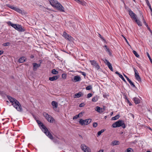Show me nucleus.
I'll use <instances>...</instances> for the list:
<instances>
[{"label":"nucleus","instance_id":"obj_1","mask_svg":"<svg viewBox=\"0 0 152 152\" xmlns=\"http://www.w3.org/2000/svg\"><path fill=\"white\" fill-rule=\"evenodd\" d=\"M7 97L10 102L12 103V104L18 111H22V109L21 105L19 102L14 98H13L10 96H7Z\"/></svg>","mask_w":152,"mask_h":152},{"label":"nucleus","instance_id":"obj_2","mask_svg":"<svg viewBox=\"0 0 152 152\" xmlns=\"http://www.w3.org/2000/svg\"><path fill=\"white\" fill-rule=\"evenodd\" d=\"M36 121L42 131L50 139L53 140V137L47 128L39 120H37Z\"/></svg>","mask_w":152,"mask_h":152},{"label":"nucleus","instance_id":"obj_3","mask_svg":"<svg viewBox=\"0 0 152 152\" xmlns=\"http://www.w3.org/2000/svg\"><path fill=\"white\" fill-rule=\"evenodd\" d=\"M50 4L53 7H55L58 10L62 12H64V8L62 5L56 0H49Z\"/></svg>","mask_w":152,"mask_h":152},{"label":"nucleus","instance_id":"obj_4","mask_svg":"<svg viewBox=\"0 0 152 152\" xmlns=\"http://www.w3.org/2000/svg\"><path fill=\"white\" fill-rule=\"evenodd\" d=\"M112 126L113 128L118 127L121 126L124 129L126 127L124 121L121 120H120L112 124Z\"/></svg>","mask_w":152,"mask_h":152},{"label":"nucleus","instance_id":"obj_5","mask_svg":"<svg viewBox=\"0 0 152 152\" xmlns=\"http://www.w3.org/2000/svg\"><path fill=\"white\" fill-rule=\"evenodd\" d=\"M9 25L11 26L12 27L14 28L15 29L20 32H24L25 31V29L23 28L22 26L19 24H14L10 22L8 23Z\"/></svg>","mask_w":152,"mask_h":152},{"label":"nucleus","instance_id":"obj_6","mask_svg":"<svg viewBox=\"0 0 152 152\" xmlns=\"http://www.w3.org/2000/svg\"><path fill=\"white\" fill-rule=\"evenodd\" d=\"M92 119L91 118L86 119L85 120L81 118L80 119L79 123L81 125H87L91 122Z\"/></svg>","mask_w":152,"mask_h":152},{"label":"nucleus","instance_id":"obj_7","mask_svg":"<svg viewBox=\"0 0 152 152\" xmlns=\"http://www.w3.org/2000/svg\"><path fill=\"white\" fill-rule=\"evenodd\" d=\"M43 115L49 122L53 123L55 121L54 119L50 115L46 112L43 113Z\"/></svg>","mask_w":152,"mask_h":152},{"label":"nucleus","instance_id":"obj_8","mask_svg":"<svg viewBox=\"0 0 152 152\" xmlns=\"http://www.w3.org/2000/svg\"><path fill=\"white\" fill-rule=\"evenodd\" d=\"M80 148L84 152H89L91 151L90 148L84 144L81 145Z\"/></svg>","mask_w":152,"mask_h":152},{"label":"nucleus","instance_id":"obj_9","mask_svg":"<svg viewBox=\"0 0 152 152\" xmlns=\"http://www.w3.org/2000/svg\"><path fill=\"white\" fill-rule=\"evenodd\" d=\"M128 12L129 15L132 20H134L137 18L136 15L130 9L128 10Z\"/></svg>","mask_w":152,"mask_h":152},{"label":"nucleus","instance_id":"obj_10","mask_svg":"<svg viewBox=\"0 0 152 152\" xmlns=\"http://www.w3.org/2000/svg\"><path fill=\"white\" fill-rule=\"evenodd\" d=\"M63 36L66 39H68L69 41L72 40V37L70 35L68 34L65 32H63Z\"/></svg>","mask_w":152,"mask_h":152},{"label":"nucleus","instance_id":"obj_11","mask_svg":"<svg viewBox=\"0 0 152 152\" xmlns=\"http://www.w3.org/2000/svg\"><path fill=\"white\" fill-rule=\"evenodd\" d=\"M90 62L91 65L95 67L97 69H98L100 68V66L96 61L94 60L90 61Z\"/></svg>","mask_w":152,"mask_h":152},{"label":"nucleus","instance_id":"obj_12","mask_svg":"<svg viewBox=\"0 0 152 152\" xmlns=\"http://www.w3.org/2000/svg\"><path fill=\"white\" fill-rule=\"evenodd\" d=\"M32 64L33 66V70L34 71H36L37 68L40 66V64H37L36 63H33Z\"/></svg>","mask_w":152,"mask_h":152},{"label":"nucleus","instance_id":"obj_13","mask_svg":"<svg viewBox=\"0 0 152 152\" xmlns=\"http://www.w3.org/2000/svg\"><path fill=\"white\" fill-rule=\"evenodd\" d=\"M81 80V77L78 76H76L74 77V79H72V81L74 82L80 81Z\"/></svg>","mask_w":152,"mask_h":152},{"label":"nucleus","instance_id":"obj_14","mask_svg":"<svg viewBox=\"0 0 152 152\" xmlns=\"http://www.w3.org/2000/svg\"><path fill=\"white\" fill-rule=\"evenodd\" d=\"M103 109L99 106H97L95 108V110L97 112L102 113L103 112Z\"/></svg>","mask_w":152,"mask_h":152},{"label":"nucleus","instance_id":"obj_15","mask_svg":"<svg viewBox=\"0 0 152 152\" xmlns=\"http://www.w3.org/2000/svg\"><path fill=\"white\" fill-rule=\"evenodd\" d=\"M134 102L136 104H139L140 102V100L137 97H134L133 99Z\"/></svg>","mask_w":152,"mask_h":152},{"label":"nucleus","instance_id":"obj_16","mask_svg":"<svg viewBox=\"0 0 152 152\" xmlns=\"http://www.w3.org/2000/svg\"><path fill=\"white\" fill-rule=\"evenodd\" d=\"M26 58H25V57H20L18 60V62L20 63H22L26 61Z\"/></svg>","mask_w":152,"mask_h":152},{"label":"nucleus","instance_id":"obj_17","mask_svg":"<svg viewBox=\"0 0 152 152\" xmlns=\"http://www.w3.org/2000/svg\"><path fill=\"white\" fill-rule=\"evenodd\" d=\"M83 94L81 92H79L78 93L75 94V97L79 98L81 96H83Z\"/></svg>","mask_w":152,"mask_h":152},{"label":"nucleus","instance_id":"obj_18","mask_svg":"<svg viewBox=\"0 0 152 152\" xmlns=\"http://www.w3.org/2000/svg\"><path fill=\"white\" fill-rule=\"evenodd\" d=\"M58 77L57 76H54L52 77H49V79L51 81H53L57 79Z\"/></svg>","mask_w":152,"mask_h":152},{"label":"nucleus","instance_id":"obj_19","mask_svg":"<svg viewBox=\"0 0 152 152\" xmlns=\"http://www.w3.org/2000/svg\"><path fill=\"white\" fill-rule=\"evenodd\" d=\"M120 144V142L119 141L117 140H114L112 142L111 145H118Z\"/></svg>","mask_w":152,"mask_h":152},{"label":"nucleus","instance_id":"obj_20","mask_svg":"<svg viewBox=\"0 0 152 152\" xmlns=\"http://www.w3.org/2000/svg\"><path fill=\"white\" fill-rule=\"evenodd\" d=\"M51 104L53 108H56L58 106V103L56 102L53 101L51 102Z\"/></svg>","mask_w":152,"mask_h":152},{"label":"nucleus","instance_id":"obj_21","mask_svg":"<svg viewBox=\"0 0 152 152\" xmlns=\"http://www.w3.org/2000/svg\"><path fill=\"white\" fill-rule=\"evenodd\" d=\"M134 20L139 26H142V25L141 22L140 20H138L137 18H136Z\"/></svg>","mask_w":152,"mask_h":152},{"label":"nucleus","instance_id":"obj_22","mask_svg":"<svg viewBox=\"0 0 152 152\" xmlns=\"http://www.w3.org/2000/svg\"><path fill=\"white\" fill-rule=\"evenodd\" d=\"M106 65H107V66H108L109 69H110V70L113 71V69L112 66L110 62H108L107 63V64H106Z\"/></svg>","mask_w":152,"mask_h":152},{"label":"nucleus","instance_id":"obj_23","mask_svg":"<svg viewBox=\"0 0 152 152\" xmlns=\"http://www.w3.org/2000/svg\"><path fill=\"white\" fill-rule=\"evenodd\" d=\"M105 130V129H102L101 131L98 132L97 133V136L98 137L99 136H100L101 134L104 132Z\"/></svg>","mask_w":152,"mask_h":152},{"label":"nucleus","instance_id":"obj_24","mask_svg":"<svg viewBox=\"0 0 152 152\" xmlns=\"http://www.w3.org/2000/svg\"><path fill=\"white\" fill-rule=\"evenodd\" d=\"M146 2L148 5V6L149 7L150 9V10L151 11L152 10V9L151 7V5L149 2V1L148 0H145Z\"/></svg>","mask_w":152,"mask_h":152},{"label":"nucleus","instance_id":"obj_25","mask_svg":"<svg viewBox=\"0 0 152 152\" xmlns=\"http://www.w3.org/2000/svg\"><path fill=\"white\" fill-rule=\"evenodd\" d=\"M120 117L119 115H117L115 117H113L112 118V120H115L119 118Z\"/></svg>","mask_w":152,"mask_h":152},{"label":"nucleus","instance_id":"obj_26","mask_svg":"<svg viewBox=\"0 0 152 152\" xmlns=\"http://www.w3.org/2000/svg\"><path fill=\"white\" fill-rule=\"evenodd\" d=\"M1 95L4 98H5L6 97H7V96L6 94L5 93L3 92H1Z\"/></svg>","mask_w":152,"mask_h":152},{"label":"nucleus","instance_id":"obj_27","mask_svg":"<svg viewBox=\"0 0 152 152\" xmlns=\"http://www.w3.org/2000/svg\"><path fill=\"white\" fill-rule=\"evenodd\" d=\"M14 10L15 11L19 13H21L22 12V11L21 10L15 7Z\"/></svg>","mask_w":152,"mask_h":152},{"label":"nucleus","instance_id":"obj_28","mask_svg":"<svg viewBox=\"0 0 152 152\" xmlns=\"http://www.w3.org/2000/svg\"><path fill=\"white\" fill-rule=\"evenodd\" d=\"M136 79L139 81L141 82V78L139 75H136L135 76Z\"/></svg>","mask_w":152,"mask_h":152},{"label":"nucleus","instance_id":"obj_29","mask_svg":"<svg viewBox=\"0 0 152 152\" xmlns=\"http://www.w3.org/2000/svg\"><path fill=\"white\" fill-rule=\"evenodd\" d=\"M98 96H96L93 98L92 99V101L93 102H96L98 100Z\"/></svg>","mask_w":152,"mask_h":152},{"label":"nucleus","instance_id":"obj_30","mask_svg":"<svg viewBox=\"0 0 152 152\" xmlns=\"http://www.w3.org/2000/svg\"><path fill=\"white\" fill-rule=\"evenodd\" d=\"M51 72L54 74L56 75L58 73V72L55 69H53L52 70Z\"/></svg>","mask_w":152,"mask_h":152},{"label":"nucleus","instance_id":"obj_31","mask_svg":"<svg viewBox=\"0 0 152 152\" xmlns=\"http://www.w3.org/2000/svg\"><path fill=\"white\" fill-rule=\"evenodd\" d=\"M133 53L134 54L135 56L137 58H139L140 56L137 53V52L134 50L132 51Z\"/></svg>","mask_w":152,"mask_h":152},{"label":"nucleus","instance_id":"obj_32","mask_svg":"<svg viewBox=\"0 0 152 152\" xmlns=\"http://www.w3.org/2000/svg\"><path fill=\"white\" fill-rule=\"evenodd\" d=\"M5 144L4 142H2V150L4 151L5 148L6 147Z\"/></svg>","mask_w":152,"mask_h":152},{"label":"nucleus","instance_id":"obj_33","mask_svg":"<svg viewBox=\"0 0 152 152\" xmlns=\"http://www.w3.org/2000/svg\"><path fill=\"white\" fill-rule=\"evenodd\" d=\"M129 83L132 87L136 88L134 83L131 81H130V82H129Z\"/></svg>","mask_w":152,"mask_h":152},{"label":"nucleus","instance_id":"obj_34","mask_svg":"<svg viewBox=\"0 0 152 152\" xmlns=\"http://www.w3.org/2000/svg\"><path fill=\"white\" fill-rule=\"evenodd\" d=\"M134 71L135 72V77L136 76V75H139V73L138 72L137 70L135 68H134Z\"/></svg>","mask_w":152,"mask_h":152},{"label":"nucleus","instance_id":"obj_35","mask_svg":"<svg viewBox=\"0 0 152 152\" xmlns=\"http://www.w3.org/2000/svg\"><path fill=\"white\" fill-rule=\"evenodd\" d=\"M92 88V87L91 86L89 85L86 88V90H90Z\"/></svg>","mask_w":152,"mask_h":152},{"label":"nucleus","instance_id":"obj_36","mask_svg":"<svg viewBox=\"0 0 152 152\" xmlns=\"http://www.w3.org/2000/svg\"><path fill=\"white\" fill-rule=\"evenodd\" d=\"M7 6L9 7V8L11 9H12L13 10H14L15 7H14L12 6L10 4H7Z\"/></svg>","mask_w":152,"mask_h":152},{"label":"nucleus","instance_id":"obj_37","mask_svg":"<svg viewBox=\"0 0 152 152\" xmlns=\"http://www.w3.org/2000/svg\"><path fill=\"white\" fill-rule=\"evenodd\" d=\"M147 53V56L152 64V59H151L149 54L148 52Z\"/></svg>","mask_w":152,"mask_h":152},{"label":"nucleus","instance_id":"obj_38","mask_svg":"<svg viewBox=\"0 0 152 152\" xmlns=\"http://www.w3.org/2000/svg\"><path fill=\"white\" fill-rule=\"evenodd\" d=\"M80 2H78V3L79 4H80L83 5H85V2L84 1H80Z\"/></svg>","mask_w":152,"mask_h":152},{"label":"nucleus","instance_id":"obj_39","mask_svg":"<svg viewBox=\"0 0 152 152\" xmlns=\"http://www.w3.org/2000/svg\"><path fill=\"white\" fill-rule=\"evenodd\" d=\"M98 125L97 123L94 122L93 124V126L94 127H96Z\"/></svg>","mask_w":152,"mask_h":152},{"label":"nucleus","instance_id":"obj_40","mask_svg":"<svg viewBox=\"0 0 152 152\" xmlns=\"http://www.w3.org/2000/svg\"><path fill=\"white\" fill-rule=\"evenodd\" d=\"M126 102L129 104L130 106H131L132 105V104L129 101L126 97Z\"/></svg>","mask_w":152,"mask_h":152},{"label":"nucleus","instance_id":"obj_41","mask_svg":"<svg viewBox=\"0 0 152 152\" xmlns=\"http://www.w3.org/2000/svg\"><path fill=\"white\" fill-rule=\"evenodd\" d=\"M10 44V43L7 42L6 43H4L3 44V46H9Z\"/></svg>","mask_w":152,"mask_h":152},{"label":"nucleus","instance_id":"obj_42","mask_svg":"<svg viewBox=\"0 0 152 152\" xmlns=\"http://www.w3.org/2000/svg\"><path fill=\"white\" fill-rule=\"evenodd\" d=\"M85 104H84V103H82L80 104L79 107H84L85 106Z\"/></svg>","mask_w":152,"mask_h":152},{"label":"nucleus","instance_id":"obj_43","mask_svg":"<svg viewBox=\"0 0 152 152\" xmlns=\"http://www.w3.org/2000/svg\"><path fill=\"white\" fill-rule=\"evenodd\" d=\"M120 77L121 79L124 82H125L126 83V80H125V79L124 78V77L122 75L121 76H120Z\"/></svg>","mask_w":152,"mask_h":152},{"label":"nucleus","instance_id":"obj_44","mask_svg":"<svg viewBox=\"0 0 152 152\" xmlns=\"http://www.w3.org/2000/svg\"><path fill=\"white\" fill-rule=\"evenodd\" d=\"M84 113V112H81L80 113L77 115H78V116H79V117H81L83 115L82 114L83 113Z\"/></svg>","mask_w":152,"mask_h":152},{"label":"nucleus","instance_id":"obj_45","mask_svg":"<svg viewBox=\"0 0 152 152\" xmlns=\"http://www.w3.org/2000/svg\"><path fill=\"white\" fill-rule=\"evenodd\" d=\"M99 37L102 39L104 42L105 41V40L104 38L103 37H102L100 34H99Z\"/></svg>","mask_w":152,"mask_h":152},{"label":"nucleus","instance_id":"obj_46","mask_svg":"<svg viewBox=\"0 0 152 152\" xmlns=\"http://www.w3.org/2000/svg\"><path fill=\"white\" fill-rule=\"evenodd\" d=\"M78 118H79V116L77 115H76L74 116L73 118V120L76 119H77Z\"/></svg>","mask_w":152,"mask_h":152},{"label":"nucleus","instance_id":"obj_47","mask_svg":"<svg viewBox=\"0 0 152 152\" xmlns=\"http://www.w3.org/2000/svg\"><path fill=\"white\" fill-rule=\"evenodd\" d=\"M66 75L65 74H63L62 75V77L63 78H66Z\"/></svg>","mask_w":152,"mask_h":152},{"label":"nucleus","instance_id":"obj_48","mask_svg":"<svg viewBox=\"0 0 152 152\" xmlns=\"http://www.w3.org/2000/svg\"><path fill=\"white\" fill-rule=\"evenodd\" d=\"M92 96V94L91 93H89L88 94L87 96V98H89Z\"/></svg>","mask_w":152,"mask_h":152},{"label":"nucleus","instance_id":"obj_49","mask_svg":"<svg viewBox=\"0 0 152 152\" xmlns=\"http://www.w3.org/2000/svg\"><path fill=\"white\" fill-rule=\"evenodd\" d=\"M80 72L81 73V74L83 75L85 77L86 76V74L84 72Z\"/></svg>","mask_w":152,"mask_h":152},{"label":"nucleus","instance_id":"obj_50","mask_svg":"<svg viewBox=\"0 0 152 152\" xmlns=\"http://www.w3.org/2000/svg\"><path fill=\"white\" fill-rule=\"evenodd\" d=\"M122 36L124 38V39L125 40V41H126V42H127V43L129 45V44L127 39H126V38L123 35H122Z\"/></svg>","mask_w":152,"mask_h":152},{"label":"nucleus","instance_id":"obj_51","mask_svg":"<svg viewBox=\"0 0 152 152\" xmlns=\"http://www.w3.org/2000/svg\"><path fill=\"white\" fill-rule=\"evenodd\" d=\"M107 52L108 53V54L110 56H112V54L110 52V50L109 49L107 51Z\"/></svg>","mask_w":152,"mask_h":152},{"label":"nucleus","instance_id":"obj_52","mask_svg":"<svg viewBox=\"0 0 152 152\" xmlns=\"http://www.w3.org/2000/svg\"><path fill=\"white\" fill-rule=\"evenodd\" d=\"M131 149L130 148H127V152H131Z\"/></svg>","mask_w":152,"mask_h":152},{"label":"nucleus","instance_id":"obj_53","mask_svg":"<svg viewBox=\"0 0 152 152\" xmlns=\"http://www.w3.org/2000/svg\"><path fill=\"white\" fill-rule=\"evenodd\" d=\"M33 116L34 118V119L36 120V121H37V118L36 116L33 115Z\"/></svg>","mask_w":152,"mask_h":152},{"label":"nucleus","instance_id":"obj_54","mask_svg":"<svg viewBox=\"0 0 152 152\" xmlns=\"http://www.w3.org/2000/svg\"><path fill=\"white\" fill-rule=\"evenodd\" d=\"M104 62L105 63H106V64H107V63L108 62H109L107 59H105V61H104Z\"/></svg>","mask_w":152,"mask_h":152},{"label":"nucleus","instance_id":"obj_55","mask_svg":"<svg viewBox=\"0 0 152 152\" xmlns=\"http://www.w3.org/2000/svg\"><path fill=\"white\" fill-rule=\"evenodd\" d=\"M142 17L143 18V22L144 23V24H145V25H146L147 24V23H146V22H145V20L143 18V16H142Z\"/></svg>","mask_w":152,"mask_h":152},{"label":"nucleus","instance_id":"obj_56","mask_svg":"<svg viewBox=\"0 0 152 152\" xmlns=\"http://www.w3.org/2000/svg\"><path fill=\"white\" fill-rule=\"evenodd\" d=\"M127 80L129 81V82L131 81V80L127 77V78H126Z\"/></svg>","mask_w":152,"mask_h":152},{"label":"nucleus","instance_id":"obj_57","mask_svg":"<svg viewBox=\"0 0 152 152\" xmlns=\"http://www.w3.org/2000/svg\"><path fill=\"white\" fill-rule=\"evenodd\" d=\"M127 80L129 81V82L131 81V80L127 77V78H126Z\"/></svg>","mask_w":152,"mask_h":152},{"label":"nucleus","instance_id":"obj_58","mask_svg":"<svg viewBox=\"0 0 152 152\" xmlns=\"http://www.w3.org/2000/svg\"><path fill=\"white\" fill-rule=\"evenodd\" d=\"M103 109V112L105 110V107L104 106H103V108H102Z\"/></svg>","mask_w":152,"mask_h":152},{"label":"nucleus","instance_id":"obj_59","mask_svg":"<svg viewBox=\"0 0 152 152\" xmlns=\"http://www.w3.org/2000/svg\"><path fill=\"white\" fill-rule=\"evenodd\" d=\"M103 150H99L98 152H103Z\"/></svg>","mask_w":152,"mask_h":152},{"label":"nucleus","instance_id":"obj_60","mask_svg":"<svg viewBox=\"0 0 152 152\" xmlns=\"http://www.w3.org/2000/svg\"><path fill=\"white\" fill-rule=\"evenodd\" d=\"M105 50L107 51L109 49V48H108L107 47L105 48Z\"/></svg>","mask_w":152,"mask_h":152},{"label":"nucleus","instance_id":"obj_61","mask_svg":"<svg viewBox=\"0 0 152 152\" xmlns=\"http://www.w3.org/2000/svg\"><path fill=\"white\" fill-rule=\"evenodd\" d=\"M3 57H4V58H7V57L6 56H1V58H2Z\"/></svg>","mask_w":152,"mask_h":152},{"label":"nucleus","instance_id":"obj_62","mask_svg":"<svg viewBox=\"0 0 152 152\" xmlns=\"http://www.w3.org/2000/svg\"><path fill=\"white\" fill-rule=\"evenodd\" d=\"M4 53V51L2 50H1V55L2 54Z\"/></svg>","mask_w":152,"mask_h":152},{"label":"nucleus","instance_id":"obj_63","mask_svg":"<svg viewBox=\"0 0 152 152\" xmlns=\"http://www.w3.org/2000/svg\"><path fill=\"white\" fill-rule=\"evenodd\" d=\"M148 29L150 31H151V30L149 27H148Z\"/></svg>","mask_w":152,"mask_h":152},{"label":"nucleus","instance_id":"obj_64","mask_svg":"<svg viewBox=\"0 0 152 152\" xmlns=\"http://www.w3.org/2000/svg\"><path fill=\"white\" fill-rule=\"evenodd\" d=\"M115 73L117 75H118L119 74V72L118 71H116L115 72Z\"/></svg>","mask_w":152,"mask_h":152}]
</instances>
